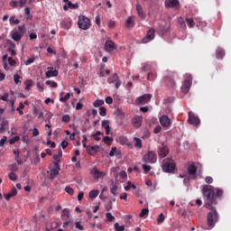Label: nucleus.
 Returning a JSON list of instances; mask_svg holds the SVG:
<instances>
[{"instance_id":"nucleus-26","label":"nucleus","mask_w":231,"mask_h":231,"mask_svg":"<svg viewBox=\"0 0 231 231\" xmlns=\"http://www.w3.org/2000/svg\"><path fill=\"white\" fill-rule=\"evenodd\" d=\"M136 12L141 19H145V13L143 12V8H142V5H136Z\"/></svg>"},{"instance_id":"nucleus-20","label":"nucleus","mask_w":231,"mask_h":231,"mask_svg":"<svg viewBox=\"0 0 231 231\" xmlns=\"http://www.w3.org/2000/svg\"><path fill=\"white\" fill-rule=\"evenodd\" d=\"M110 192L113 196H118V185L115 180H111Z\"/></svg>"},{"instance_id":"nucleus-3","label":"nucleus","mask_w":231,"mask_h":231,"mask_svg":"<svg viewBox=\"0 0 231 231\" xmlns=\"http://www.w3.org/2000/svg\"><path fill=\"white\" fill-rule=\"evenodd\" d=\"M157 153L159 158H167L169 154V147L165 143H161L158 146Z\"/></svg>"},{"instance_id":"nucleus-4","label":"nucleus","mask_w":231,"mask_h":231,"mask_svg":"<svg viewBox=\"0 0 231 231\" xmlns=\"http://www.w3.org/2000/svg\"><path fill=\"white\" fill-rule=\"evenodd\" d=\"M176 77H178V74L171 73V75L164 78L166 86H168V88H171V89H174V88H176V81H174V79H176Z\"/></svg>"},{"instance_id":"nucleus-10","label":"nucleus","mask_w":231,"mask_h":231,"mask_svg":"<svg viewBox=\"0 0 231 231\" xmlns=\"http://www.w3.org/2000/svg\"><path fill=\"white\" fill-rule=\"evenodd\" d=\"M108 84H115L116 83V88L118 89L121 86L120 79L118 78V74L115 73L111 78L107 79Z\"/></svg>"},{"instance_id":"nucleus-29","label":"nucleus","mask_w":231,"mask_h":231,"mask_svg":"<svg viewBox=\"0 0 231 231\" xmlns=\"http://www.w3.org/2000/svg\"><path fill=\"white\" fill-rule=\"evenodd\" d=\"M223 57H225V50L218 48L216 51V58L221 60Z\"/></svg>"},{"instance_id":"nucleus-61","label":"nucleus","mask_w":231,"mask_h":231,"mask_svg":"<svg viewBox=\"0 0 231 231\" xmlns=\"http://www.w3.org/2000/svg\"><path fill=\"white\" fill-rule=\"evenodd\" d=\"M104 142H105V143H111V142H113V138H111L109 136H106V137H104Z\"/></svg>"},{"instance_id":"nucleus-56","label":"nucleus","mask_w":231,"mask_h":231,"mask_svg":"<svg viewBox=\"0 0 231 231\" xmlns=\"http://www.w3.org/2000/svg\"><path fill=\"white\" fill-rule=\"evenodd\" d=\"M71 118L69 117V115H64L62 116V122H65V124H68Z\"/></svg>"},{"instance_id":"nucleus-49","label":"nucleus","mask_w":231,"mask_h":231,"mask_svg":"<svg viewBox=\"0 0 231 231\" xmlns=\"http://www.w3.org/2000/svg\"><path fill=\"white\" fill-rule=\"evenodd\" d=\"M149 214V209L148 208H143L141 213H140V217H145Z\"/></svg>"},{"instance_id":"nucleus-1","label":"nucleus","mask_w":231,"mask_h":231,"mask_svg":"<svg viewBox=\"0 0 231 231\" xmlns=\"http://www.w3.org/2000/svg\"><path fill=\"white\" fill-rule=\"evenodd\" d=\"M202 194L206 199V208L211 210L207 216L208 226L214 228L216 223L219 221V214L216 209V205H217V199L223 198L224 191L222 189L215 188L211 185H204Z\"/></svg>"},{"instance_id":"nucleus-16","label":"nucleus","mask_w":231,"mask_h":231,"mask_svg":"<svg viewBox=\"0 0 231 231\" xmlns=\"http://www.w3.org/2000/svg\"><path fill=\"white\" fill-rule=\"evenodd\" d=\"M166 8H178L180 6V0H165Z\"/></svg>"},{"instance_id":"nucleus-38","label":"nucleus","mask_w":231,"mask_h":231,"mask_svg":"<svg viewBox=\"0 0 231 231\" xmlns=\"http://www.w3.org/2000/svg\"><path fill=\"white\" fill-rule=\"evenodd\" d=\"M24 108V104L23 102H20L19 106L16 108V111H18L19 115L23 116L24 113L23 112V109Z\"/></svg>"},{"instance_id":"nucleus-41","label":"nucleus","mask_w":231,"mask_h":231,"mask_svg":"<svg viewBox=\"0 0 231 231\" xmlns=\"http://www.w3.org/2000/svg\"><path fill=\"white\" fill-rule=\"evenodd\" d=\"M61 217H67V219H69V209L64 208L62 210Z\"/></svg>"},{"instance_id":"nucleus-40","label":"nucleus","mask_w":231,"mask_h":231,"mask_svg":"<svg viewBox=\"0 0 231 231\" xmlns=\"http://www.w3.org/2000/svg\"><path fill=\"white\" fill-rule=\"evenodd\" d=\"M65 192H67V194H69V196H73V194H75V190L69 186L65 187Z\"/></svg>"},{"instance_id":"nucleus-59","label":"nucleus","mask_w":231,"mask_h":231,"mask_svg":"<svg viewBox=\"0 0 231 231\" xmlns=\"http://www.w3.org/2000/svg\"><path fill=\"white\" fill-rule=\"evenodd\" d=\"M205 181H206V183H208V184L214 183V179L212 177H210V176H207L205 178Z\"/></svg>"},{"instance_id":"nucleus-34","label":"nucleus","mask_w":231,"mask_h":231,"mask_svg":"<svg viewBox=\"0 0 231 231\" xmlns=\"http://www.w3.org/2000/svg\"><path fill=\"white\" fill-rule=\"evenodd\" d=\"M127 28H133L134 26V21H133V16H129L126 20Z\"/></svg>"},{"instance_id":"nucleus-42","label":"nucleus","mask_w":231,"mask_h":231,"mask_svg":"<svg viewBox=\"0 0 231 231\" xmlns=\"http://www.w3.org/2000/svg\"><path fill=\"white\" fill-rule=\"evenodd\" d=\"M94 107H100V106H104V100L97 99L93 103Z\"/></svg>"},{"instance_id":"nucleus-22","label":"nucleus","mask_w":231,"mask_h":231,"mask_svg":"<svg viewBox=\"0 0 231 231\" xmlns=\"http://www.w3.org/2000/svg\"><path fill=\"white\" fill-rule=\"evenodd\" d=\"M197 172H198V168L196 167V165L190 164L189 166H188V174L189 176L196 177Z\"/></svg>"},{"instance_id":"nucleus-17","label":"nucleus","mask_w":231,"mask_h":231,"mask_svg":"<svg viewBox=\"0 0 231 231\" xmlns=\"http://www.w3.org/2000/svg\"><path fill=\"white\" fill-rule=\"evenodd\" d=\"M47 69H49L45 73L47 79H51V77H58L59 76V70L55 69L53 67H48Z\"/></svg>"},{"instance_id":"nucleus-19","label":"nucleus","mask_w":231,"mask_h":231,"mask_svg":"<svg viewBox=\"0 0 231 231\" xmlns=\"http://www.w3.org/2000/svg\"><path fill=\"white\" fill-rule=\"evenodd\" d=\"M105 50L106 51H114V50H116V44L113 41H106Z\"/></svg>"},{"instance_id":"nucleus-46","label":"nucleus","mask_w":231,"mask_h":231,"mask_svg":"<svg viewBox=\"0 0 231 231\" xmlns=\"http://www.w3.org/2000/svg\"><path fill=\"white\" fill-rule=\"evenodd\" d=\"M99 110H100L99 112L100 116H106V115H107V109H106V107L100 106Z\"/></svg>"},{"instance_id":"nucleus-13","label":"nucleus","mask_w":231,"mask_h":231,"mask_svg":"<svg viewBox=\"0 0 231 231\" xmlns=\"http://www.w3.org/2000/svg\"><path fill=\"white\" fill-rule=\"evenodd\" d=\"M91 174L94 176L95 180H100L102 178H106V172L100 171L97 168L92 169Z\"/></svg>"},{"instance_id":"nucleus-51","label":"nucleus","mask_w":231,"mask_h":231,"mask_svg":"<svg viewBox=\"0 0 231 231\" xmlns=\"http://www.w3.org/2000/svg\"><path fill=\"white\" fill-rule=\"evenodd\" d=\"M106 217L108 223H112V221L115 219V217L109 212L106 214Z\"/></svg>"},{"instance_id":"nucleus-58","label":"nucleus","mask_w":231,"mask_h":231,"mask_svg":"<svg viewBox=\"0 0 231 231\" xmlns=\"http://www.w3.org/2000/svg\"><path fill=\"white\" fill-rule=\"evenodd\" d=\"M15 142H19V136H14V138H12L9 141L10 145H14V143H15Z\"/></svg>"},{"instance_id":"nucleus-62","label":"nucleus","mask_w":231,"mask_h":231,"mask_svg":"<svg viewBox=\"0 0 231 231\" xmlns=\"http://www.w3.org/2000/svg\"><path fill=\"white\" fill-rule=\"evenodd\" d=\"M27 1L28 0H20L18 2V5H19L20 8H23V6H24V5H26Z\"/></svg>"},{"instance_id":"nucleus-63","label":"nucleus","mask_w":231,"mask_h":231,"mask_svg":"<svg viewBox=\"0 0 231 231\" xmlns=\"http://www.w3.org/2000/svg\"><path fill=\"white\" fill-rule=\"evenodd\" d=\"M154 79V73L150 72L147 76V80H153Z\"/></svg>"},{"instance_id":"nucleus-11","label":"nucleus","mask_w":231,"mask_h":231,"mask_svg":"<svg viewBox=\"0 0 231 231\" xmlns=\"http://www.w3.org/2000/svg\"><path fill=\"white\" fill-rule=\"evenodd\" d=\"M159 122L162 127H166L167 129L171 127V118L168 116H162Z\"/></svg>"},{"instance_id":"nucleus-24","label":"nucleus","mask_w":231,"mask_h":231,"mask_svg":"<svg viewBox=\"0 0 231 231\" xmlns=\"http://www.w3.org/2000/svg\"><path fill=\"white\" fill-rule=\"evenodd\" d=\"M69 8L70 10H77V8H79V4H73L71 2H69L67 5L63 6V10H65V12H68Z\"/></svg>"},{"instance_id":"nucleus-36","label":"nucleus","mask_w":231,"mask_h":231,"mask_svg":"<svg viewBox=\"0 0 231 231\" xmlns=\"http://www.w3.org/2000/svg\"><path fill=\"white\" fill-rule=\"evenodd\" d=\"M33 82L32 81V79H27L25 82H24V85H25V90L26 91H30V88H32Z\"/></svg>"},{"instance_id":"nucleus-43","label":"nucleus","mask_w":231,"mask_h":231,"mask_svg":"<svg viewBox=\"0 0 231 231\" xmlns=\"http://www.w3.org/2000/svg\"><path fill=\"white\" fill-rule=\"evenodd\" d=\"M186 23H187L189 28H194V19L187 18Z\"/></svg>"},{"instance_id":"nucleus-33","label":"nucleus","mask_w":231,"mask_h":231,"mask_svg":"<svg viewBox=\"0 0 231 231\" xmlns=\"http://www.w3.org/2000/svg\"><path fill=\"white\" fill-rule=\"evenodd\" d=\"M135 143H134V147L136 149H142L143 144H142V139L138 138V137H134V138Z\"/></svg>"},{"instance_id":"nucleus-48","label":"nucleus","mask_w":231,"mask_h":231,"mask_svg":"<svg viewBox=\"0 0 231 231\" xmlns=\"http://www.w3.org/2000/svg\"><path fill=\"white\" fill-rule=\"evenodd\" d=\"M151 69V65L149 63H144L141 68V71H149Z\"/></svg>"},{"instance_id":"nucleus-14","label":"nucleus","mask_w":231,"mask_h":231,"mask_svg":"<svg viewBox=\"0 0 231 231\" xmlns=\"http://www.w3.org/2000/svg\"><path fill=\"white\" fill-rule=\"evenodd\" d=\"M174 169H176V165L173 162H165L162 164V171L164 172H174Z\"/></svg>"},{"instance_id":"nucleus-52","label":"nucleus","mask_w":231,"mask_h":231,"mask_svg":"<svg viewBox=\"0 0 231 231\" xmlns=\"http://www.w3.org/2000/svg\"><path fill=\"white\" fill-rule=\"evenodd\" d=\"M101 125L104 129H108L111 127L109 126V120H103Z\"/></svg>"},{"instance_id":"nucleus-23","label":"nucleus","mask_w":231,"mask_h":231,"mask_svg":"<svg viewBox=\"0 0 231 231\" xmlns=\"http://www.w3.org/2000/svg\"><path fill=\"white\" fill-rule=\"evenodd\" d=\"M14 196H17V189L16 188H12L11 191L5 194V198L6 201H10V198H14Z\"/></svg>"},{"instance_id":"nucleus-31","label":"nucleus","mask_w":231,"mask_h":231,"mask_svg":"<svg viewBox=\"0 0 231 231\" xmlns=\"http://www.w3.org/2000/svg\"><path fill=\"white\" fill-rule=\"evenodd\" d=\"M8 129V121H3L0 125V133H5Z\"/></svg>"},{"instance_id":"nucleus-37","label":"nucleus","mask_w":231,"mask_h":231,"mask_svg":"<svg viewBox=\"0 0 231 231\" xmlns=\"http://www.w3.org/2000/svg\"><path fill=\"white\" fill-rule=\"evenodd\" d=\"M45 84L46 86H50L51 88H59V84H57V82L55 81L47 80Z\"/></svg>"},{"instance_id":"nucleus-27","label":"nucleus","mask_w":231,"mask_h":231,"mask_svg":"<svg viewBox=\"0 0 231 231\" xmlns=\"http://www.w3.org/2000/svg\"><path fill=\"white\" fill-rule=\"evenodd\" d=\"M117 142H119L121 145H131V143H129V139H127V137L125 136H120L117 139Z\"/></svg>"},{"instance_id":"nucleus-28","label":"nucleus","mask_w":231,"mask_h":231,"mask_svg":"<svg viewBox=\"0 0 231 231\" xmlns=\"http://www.w3.org/2000/svg\"><path fill=\"white\" fill-rule=\"evenodd\" d=\"M12 39L13 41H15V42H19V41L23 39V34L16 31L12 34Z\"/></svg>"},{"instance_id":"nucleus-44","label":"nucleus","mask_w":231,"mask_h":231,"mask_svg":"<svg viewBox=\"0 0 231 231\" xmlns=\"http://www.w3.org/2000/svg\"><path fill=\"white\" fill-rule=\"evenodd\" d=\"M116 231H124L125 230V226H120L118 223H116L114 225Z\"/></svg>"},{"instance_id":"nucleus-39","label":"nucleus","mask_w":231,"mask_h":231,"mask_svg":"<svg viewBox=\"0 0 231 231\" xmlns=\"http://www.w3.org/2000/svg\"><path fill=\"white\" fill-rule=\"evenodd\" d=\"M163 221H165V216L163 215V213H161L159 215V217H157V223H158V225H162V223H163Z\"/></svg>"},{"instance_id":"nucleus-55","label":"nucleus","mask_w":231,"mask_h":231,"mask_svg":"<svg viewBox=\"0 0 231 231\" xmlns=\"http://www.w3.org/2000/svg\"><path fill=\"white\" fill-rule=\"evenodd\" d=\"M145 174H147V172H149L151 171V166L147 165V164H143L142 165Z\"/></svg>"},{"instance_id":"nucleus-21","label":"nucleus","mask_w":231,"mask_h":231,"mask_svg":"<svg viewBox=\"0 0 231 231\" xmlns=\"http://www.w3.org/2000/svg\"><path fill=\"white\" fill-rule=\"evenodd\" d=\"M142 116H135L132 118V124L134 127H141L142 126Z\"/></svg>"},{"instance_id":"nucleus-15","label":"nucleus","mask_w":231,"mask_h":231,"mask_svg":"<svg viewBox=\"0 0 231 231\" xmlns=\"http://www.w3.org/2000/svg\"><path fill=\"white\" fill-rule=\"evenodd\" d=\"M171 28V23H162L159 25V32L162 35H165L167 32H169V29Z\"/></svg>"},{"instance_id":"nucleus-57","label":"nucleus","mask_w":231,"mask_h":231,"mask_svg":"<svg viewBox=\"0 0 231 231\" xmlns=\"http://www.w3.org/2000/svg\"><path fill=\"white\" fill-rule=\"evenodd\" d=\"M6 140H8V137L4 136L1 140H0V147H5V143H6Z\"/></svg>"},{"instance_id":"nucleus-53","label":"nucleus","mask_w":231,"mask_h":231,"mask_svg":"<svg viewBox=\"0 0 231 231\" xmlns=\"http://www.w3.org/2000/svg\"><path fill=\"white\" fill-rule=\"evenodd\" d=\"M115 152L116 154H120V152H116V147H113L109 152V156L113 158V156H115Z\"/></svg>"},{"instance_id":"nucleus-30","label":"nucleus","mask_w":231,"mask_h":231,"mask_svg":"<svg viewBox=\"0 0 231 231\" xmlns=\"http://www.w3.org/2000/svg\"><path fill=\"white\" fill-rule=\"evenodd\" d=\"M62 95H64V92H61L60 94V102H63V103H66V101L69 99V98H70V97H71V94H69V93H67L64 97H62Z\"/></svg>"},{"instance_id":"nucleus-8","label":"nucleus","mask_w":231,"mask_h":231,"mask_svg":"<svg viewBox=\"0 0 231 231\" xmlns=\"http://www.w3.org/2000/svg\"><path fill=\"white\" fill-rule=\"evenodd\" d=\"M151 98H152V95L144 94L136 99V104L139 106H144V104H148L151 101Z\"/></svg>"},{"instance_id":"nucleus-45","label":"nucleus","mask_w":231,"mask_h":231,"mask_svg":"<svg viewBox=\"0 0 231 231\" xmlns=\"http://www.w3.org/2000/svg\"><path fill=\"white\" fill-rule=\"evenodd\" d=\"M8 176L11 181H17V175L14 171L10 172Z\"/></svg>"},{"instance_id":"nucleus-54","label":"nucleus","mask_w":231,"mask_h":231,"mask_svg":"<svg viewBox=\"0 0 231 231\" xmlns=\"http://www.w3.org/2000/svg\"><path fill=\"white\" fill-rule=\"evenodd\" d=\"M6 60H8V55L7 54L3 56V62H4L5 69H7V68H8V63H6Z\"/></svg>"},{"instance_id":"nucleus-5","label":"nucleus","mask_w":231,"mask_h":231,"mask_svg":"<svg viewBox=\"0 0 231 231\" xmlns=\"http://www.w3.org/2000/svg\"><path fill=\"white\" fill-rule=\"evenodd\" d=\"M156 153L154 152H148L143 157V162L144 163H156Z\"/></svg>"},{"instance_id":"nucleus-32","label":"nucleus","mask_w":231,"mask_h":231,"mask_svg":"<svg viewBox=\"0 0 231 231\" xmlns=\"http://www.w3.org/2000/svg\"><path fill=\"white\" fill-rule=\"evenodd\" d=\"M178 24H180L182 30H187V24L185 23V20L183 19V17L178 18Z\"/></svg>"},{"instance_id":"nucleus-50","label":"nucleus","mask_w":231,"mask_h":231,"mask_svg":"<svg viewBox=\"0 0 231 231\" xmlns=\"http://www.w3.org/2000/svg\"><path fill=\"white\" fill-rule=\"evenodd\" d=\"M9 23L10 24H19L21 21H19V19H15V17L13 16L9 19Z\"/></svg>"},{"instance_id":"nucleus-60","label":"nucleus","mask_w":231,"mask_h":231,"mask_svg":"<svg viewBox=\"0 0 231 231\" xmlns=\"http://www.w3.org/2000/svg\"><path fill=\"white\" fill-rule=\"evenodd\" d=\"M8 64L11 66H15L16 62L15 60H14L12 57L8 58Z\"/></svg>"},{"instance_id":"nucleus-18","label":"nucleus","mask_w":231,"mask_h":231,"mask_svg":"<svg viewBox=\"0 0 231 231\" xmlns=\"http://www.w3.org/2000/svg\"><path fill=\"white\" fill-rule=\"evenodd\" d=\"M100 151V146L98 145H93V146H88L87 147V152L90 156H94V154H97Z\"/></svg>"},{"instance_id":"nucleus-47","label":"nucleus","mask_w":231,"mask_h":231,"mask_svg":"<svg viewBox=\"0 0 231 231\" xmlns=\"http://www.w3.org/2000/svg\"><path fill=\"white\" fill-rule=\"evenodd\" d=\"M23 77L19 76V74H14V84H19V82H21Z\"/></svg>"},{"instance_id":"nucleus-35","label":"nucleus","mask_w":231,"mask_h":231,"mask_svg":"<svg viewBox=\"0 0 231 231\" xmlns=\"http://www.w3.org/2000/svg\"><path fill=\"white\" fill-rule=\"evenodd\" d=\"M100 191H98V189H92L90 192H89V198L91 199H95V198H97L98 196Z\"/></svg>"},{"instance_id":"nucleus-6","label":"nucleus","mask_w":231,"mask_h":231,"mask_svg":"<svg viewBox=\"0 0 231 231\" xmlns=\"http://www.w3.org/2000/svg\"><path fill=\"white\" fill-rule=\"evenodd\" d=\"M189 119L188 123L191 125H195V127H199V124H201V121L199 120V117L196 116V114L192 112H189Z\"/></svg>"},{"instance_id":"nucleus-64","label":"nucleus","mask_w":231,"mask_h":231,"mask_svg":"<svg viewBox=\"0 0 231 231\" xmlns=\"http://www.w3.org/2000/svg\"><path fill=\"white\" fill-rule=\"evenodd\" d=\"M76 228H78V230H84V226L80 225V222H76Z\"/></svg>"},{"instance_id":"nucleus-2","label":"nucleus","mask_w":231,"mask_h":231,"mask_svg":"<svg viewBox=\"0 0 231 231\" xmlns=\"http://www.w3.org/2000/svg\"><path fill=\"white\" fill-rule=\"evenodd\" d=\"M78 26L80 30H89V28H91V20H89L86 15H79Z\"/></svg>"},{"instance_id":"nucleus-25","label":"nucleus","mask_w":231,"mask_h":231,"mask_svg":"<svg viewBox=\"0 0 231 231\" xmlns=\"http://www.w3.org/2000/svg\"><path fill=\"white\" fill-rule=\"evenodd\" d=\"M61 28H64V30H69L71 28V21L69 20H63L60 22Z\"/></svg>"},{"instance_id":"nucleus-7","label":"nucleus","mask_w":231,"mask_h":231,"mask_svg":"<svg viewBox=\"0 0 231 231\" xmlns=\"http://www.w3.org/2000/svg\"><path fill=\"white\" fill-rule=\"evenodd\" d=\"M155 32L156 31L153 28H150L145 37H143L142 40L143 44H147V42H151V41H153L155 37Z\"/></svg>"},{"instance_id":"nucleus-9","label":"nucleus","mask_w":231,"mask_h":231,"mask_svg":"<svg viewBox=\"0 0 231 231\" xmlns=\"http://www.w3.org/2000/svg\"><path fill=\"white\" fill-rule=\"evenodd\" d=\"M191 86H192V77L189 75V78L184 80V83L182 85V88H181L182 93H184V95H187V93H189V91L190 90Z\"/></svg>"},{"instance_id":"nucleus-12","label":"nucleus","mask_w":231,"mask_h":231,"mask_svg":"<svg viewBox=\"0 0 231 231\" xmlns=\"http://www.w3.org/2000/svg\"><path fill=\"white\" fill-rule=\"evenodd\" d=\"M60 171V168L59 167V162H54V169H51L50 172V180H55V178L59 176Z\"/></svg>"}]
</instances>
